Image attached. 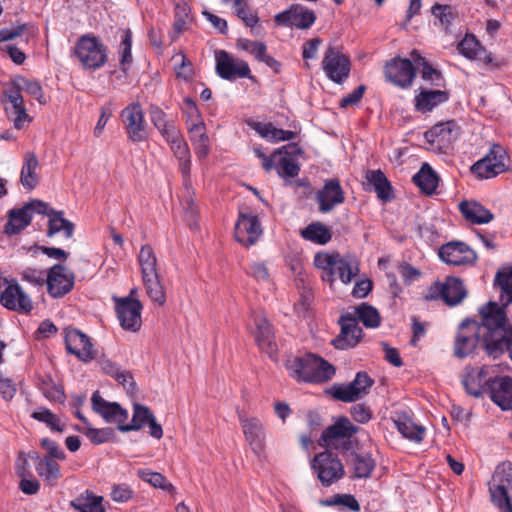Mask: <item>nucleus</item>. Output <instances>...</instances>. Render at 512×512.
<instances>
[{
  "instance_id": "e2e57ef3",
  "label": "nucleus",
  "mask_w": 512,
  "mask_h": 512,
  "mask_svg": "<svg viewBox=\"0 0 512 512\" xmlns=\"http://www.w3.org/2000/svg\"><path fill=\"white\" fill-rule=\"evenodd\" d=\"M108 373H110L115 380L123 385V387L127 390V392H133L135 387V382L131 374L127 371H120L111 363L107 364L105 367Z\"/></svg>"
},
{
  "instance_id": "9b49d317",
  "label": "nucleus",
  "mask_w": 512,
  "mask_h": 512,
  "mask_svg": "<svg viewBox=\"0 0 512 512\" xmlns=\"http://www.w3.org/2000/svg\"><path fill=\"white\" fill-rule=\"evenodd\" d=\"M238 419L245 437L252 452L262 458L266 449V431L263 423L257 417H250L245 412L238 410Z\"/></svg>"
},
{
  "instance_id": "f257e3e1",
  "label": "nucleus",
  "mask_w": 512,
  "mask_h": 512,
  "mask_svg": "<svg viewBox=\"0 0 512 512\" xmlns=\"http://www.w3.org/2000/svg\"><path fill=\"white\" fill-rule=\"evenodd\" d=\"M480 322L465 320L460 326L454 344V354L464 358L479 344L493 358L504 351L506 314L504 307L489 302L479 309Z\"/></svg>"
},
{
  "instance_id": "b1692460",
  "label": "nucleus",
  "mask_w": 512,
  "mask_h": 512,
  "mask_svg": "<svg viewBox=\"0 0 512 512\" xmlns=\"http://www.w3.org/2000/svg\"><path fill=\"white\" fill-rule=\"evenodd\" d=\"M0 302L5 308L20 313H29L33 309L30 297L17 282L8 284L0 295Z\"/></svg>"
},
{
  "instance_id": "20e7f679",
  "label": "nucleus",
  "mask_w": 512,
  "mask_h": 512,
  "mask_svg": "<svg viewBox=\"0 0 512 512\" xmlns=\"http://www.w3.org/2000/svg\"><path fill=\"white\" fill-rule=\"evenodd\" d=\"M509 491H512V463L506 461L497 465L489 483L491 501L501 512H512Z\"/></svg>"
},
{
  "instance_id": "4468645a",
  "label": "nucleus",
  "mask_w": 512,
  "mask_h": 512,
  "mask_svg": "<svg viewBox=\"0 0 512 512\" xmlns=\"http://www.w3.org/2000/svg\"><path fill=\"white\" fill-rule=\"evenodd\" d=\"M372 385L373 380L366 373L358 372L352 382L333 385L331 393L336 400L349 403L368 394Z\"/></svg>"
},
{
  "instance_id": "774afa93",
  "label": "nucleus",
  "mask_w": 512,
  "mask_h": 512,
  "mask_svg": "<svg viewBox=\"0 0 512 512\" xmlns=\"http://www.w3.org/2000/svg\"><path fill=\"white\" fill-rule=\"evenodd\" d=\"M247 274L253 277L256 281L268 282L269 281V270L264 262L255 261L252 262L246 270Z\"/></svg>"
},
{
  "instance_id": "680f3d73",
  "label": "nucleus",
  "mask_w": 512,
  "mask_h": 512,
  "mask_svg": "<svg viewBox=\"0 0 512 512\" xmlns=\"http://www.w3.org/2000/svg\"><path fill=\"white\" fill-rule=\"evenodd\" d=\"M321 504L323 506H336L341 505L347 507L349 510L357 512L360 510V505L356 498L350 494H338L330 499L322 500Z\"/></svg>"
},
{
  "instance_id": "ea45409f",
  "label": "nucleus",
  "mask_w": 512,
  "mask_h": 512,
  "mask_svg": "<svg viewBox=\"0 0 512 512\" xmlns=\"http://www.w3.org/2000/svg\"><path fill=\"white\" fill-rule=\"evenodd\" d=\"M412 180L413 183L427 195L433 194L438 186V176L427 163L421 166Z\"/></svg>"
},
{
  "instance_id": "cd10ccee",
  "label": "nucleus",
  "mask_w": 512,
  "mask_h": 512,
  "mask_svg": "<svg viewBox=\"0 0 512 512\" xmlns=\"http://www.w3.org/2000/svg\"><path fill=\"white\" fill-rule=\"evenodd\" d=\"M253 317L255 325L253 335L257 345L263 352L272 357L277 351L272 325L261 314H255Z\"/></svg>"
},
{
  "instance_id": "f03ea898",
  "label": "nucleus",
  "mask_w": 512,
  "mask_h": 512,
  "mask_svg": "<svg viewBox=\"0 0 512 512\" xmlns=\"http://www.w3.org/2000/svg\"><path fill=\"white\" fill-rule=\"evenodd\" d=\"M286 368L289 375L298 382L325 383L335 375L333 365L313 353H305L289 359Z\"/></svg>"
},
{
  "instance_id": "2f4dec72",
  "label": "nucleus",
  "mask_w": 512,
  "mask_h": 512,
  "mask_svg": "<svg viewBox=\"0 0 512 512\" xmlns=\"http://www.w3.org/2000/svg\"><path fill=\"white\" fill-rule=\"evenodd\" d=\"M463 217L473 224H487L494 218L492 212L475 200H464L459 203Z\"/></svg>"
},
{
  "instance_id": "f8f14e48",
  "label": "nucleus",
  "mask_w": 512,
  "mask_h": 512,
  "mask_svg": "<svg viewBox=\"0 0 512 512\" xmlns=\"http://www.w3.org/2000/svg\"><path fill=\"white\" fill-rule=\"evenodd\" d=\"M75 276L61 264L53 265L46 274L47 293L54 299L62 298L74 287Z\"/></svg>"
},
{
  "instance_id": "de8ad7c7",
  "label": "nucleus",
  "mask_w": 512,
  "mask_h": 512,
  "mask_svg": "<svg viewBox=\"0 0 512 512\" xmlns=\"http://www.w3.org/2000/svg\"><path fill=\"white\" fill-rule=\"evenodd\" d=\"M63 211H55L49 217L48 236L63 232L66 238H71L74 232V224L63 217Z\"/></svg>"
},
{
  "instance_id": "052dcab7",
  "label": "nucleus",
  "mask_w": 512,
  "mask_h": 512,
  "mask_svg": "<svg viewBox=\"0 0 512 512\" xmlns=\"http://www.w3.org/2000/svg\"><path fill=\"white\" fill-rule=\"evenodd\" d=\"M46 274L44 270L32 267L23 268L19 275L21 280L35 287H43L46 283Z\"/></svg>"
},
{
  "instance_id": "37998d69",
  "label": "nucleus",
  "mask_w": 512,
  "mask_h": 512,
  "mask_svg": "<svg viewBox=\"0 0 512 512\" xmlns=\"http://www.w3.org/2000/svg\"><path fill=\"white\" fill-rule=\"evenodd\" d=\"M29 457L35 461V469L40 477L47 481H55L60 477V467L52 458H40L35 452L29 454Z\"/></svg>"
},
{
  "instance_id": "69168bd1",
  "label": "nucleus",
  "mask_w": 512,
  "mask_h": 512,
  "mask_svg": "<svg viewBox=\"0 0 512 512\" xmlns=\"http://www.w3.org/2000/svg\"><path fill=\"white\" fill-rule=\"evenodd\" d=\"M237 47L252 54L255 59H259L263 56V52L266 51V45L262 42L252 41L245 38H240L237 41Z\"/></svg>"
},
{
  "instance_id": "7c9ffc66",
  "label": "nucleus",
  "mask_w": 512,
  "mask_h": 512,
  "mask_svg": "<svg viewBox=\"0 0 512 512\" xmlns=\"http://www.w3.org/2000/svg\"><path fill=\"white\" fill-rule=\"evenodd\" d=\"M435 289L450 306L459 304L467 294L462 281L455 277H448L443 284H436Z\"/></svg>"
},
{
  "instance_id": "c756f323",
  "label": "nucleus",
  "mask_w": 512,
  "mask_h": 512,
  "mask_svg": "<svg viewBox=\"0 0 512 512\" xmlns=\"http://www.w3.org/2000/svg\"><path fill=\"white\" fill-rule=\"evenodd\" d=\"M358 432V427L346 417H340L335 423L327 427L321 436V440L325 445L330 446L334 440L350 438Z\"/></svg>"
},
{
  "instance_id": "864d4df0",
  "label": "nucleus",
  "mask_w": 512,
  "mask_h": 512,
  "mask_svg": "<svg viewBox=\"0 0 512 512\" xmlns=\"http://www.w3.org/2000/svg\"><path fill=\"white\" fill-rule=\"evenodd\" d=\"M31 417L41 423L46 424L51 431H64L65 427L61 423L59 417L45 407H39L31 414Z\"/></svg>"
},
{
  "instance_id": "e433bc0d",
  "label": "nucleus",
  "mask_w": 512,
  "mask_h": 512,
  "mask_svg": "<svg viewBox=\"0 0 512 512\" xmlns=\"http://www.w3.org/2000/svg\"><path fill=\"white\" fill-rule=\"evenodd\" d=\"M78 512H105L103 497L95 495L90 490H85L70 502Z\"/></svg>"
},
{
  "instance_id": "79ce46f5",
  "label": "nucleus",
  "mask_w": 512,
  "mask_h": 512,
  "mask_svg": "<svg viewBox=\"0 0 512 512\" xmlns=\"http://www.w3.org/2000/svg\"><path fill=\"white\" fill-rule=\"evenodd\" d=\"M353 317H356L357 322H362L366 328H378L381 324V316L379 311L368 303H361L354 307Z\"/></svg>"
},
{
  "instance_id": "a878e982",
  "label": "nucleus",
  "mask_w": 512,
  "mask_h": 512,
  "mask_svg": "<svg viewBox=\"0 0 512 512\" xmlns=\"http://www.w3.org/2000/svg\"><path fill=\"white\" fill-rule=\"evenodd\" d=\"M316 200L319 205V211L322 213H328L337 205L342 204L345 201V195L339 180H327L322 189L317 192Z\"/></svg>"
},
{
  "instance_id": "3c124183",
  "label": "nucleus",
  "mask_w": 512,
  "mask_h": 512,
  "mask_svg": "<svg viewBox=\"0 0 512 512\" xmlns=\"http://www.w3.org/2000/svg\"><path fill=\"white\" fill-rule=\"evenodd\" d=\"M76 430L84 434L91 443L100 445L114 438V430L111 428H93L90 425L76 427Z\"/></svg>"
},
{
  "instance_id": "f3484780",
  "label": "nucleus",
  "mask_w": 512,
  "mask_h": 512,
  "mask_svg": "<svg viewBox=\"0 0 512 512\" xmlns=\"http://www.w3.org/2000/svg\"><path fill=\"white\" fill-rule=\"evenodd\" d=\"M66 349L83 362H89L95 358L96 352L90 338L75 328L64 329Z\"/></svg>"
},
{
  "instance_id": "7ed1b4c3",
  "label": "nucleus",
  "mask_w": 512,
  "mask_h": 512,
  "mask_svg": "<svg viewBox=\"0 0 512 512\" xmlns=\"http://www.w3.org/2000/svg\"><path fill=\"white\" fill-rule=\"evenodd\" d=\"M142 282L147 295L160 305L165 303L164 289L159 280L157 257L150 245H143L137 256Z\"/></svg>"
},
{
  "instance_id": "aec40b11",
  "label": "nucleus",
  "mask_w": 512,
  "mask_h": 512,
  "mask_svg": "<svg viewBox=\"0 0 512 512\" xmlns=\"http://www.w3.org/2000/svg\"><path fill=\"white\" fill-rule=\"evenodd\" d=\"M458 52L467 59L478 60L486 65L498 68L503 61L494 59L491 54L481 45L479 40L472 34H466L457 45Z\"/></svg>"
},
{
  "instance_id": "bf43d9fd",
  "label": "nucleus",
  "mask_w": 512,
  "mask_h": 512,
  "mask_svg": "<svg viewBox=\"0 0 512 512\" xmlns=\"http://www.w3.org/2000/svg\"><path fill=\"white\" fill-rule=\"evenodd\" d=\"M42 394L50 401L63 403L65 401V393L62 386L57 385L51 379L43 380L39 386Z\"/></svg>"
},
{
  "instance_id": "5701e85b",
  "label": "nucleus",
  "mask_w": 512,
  "mask_h": 512,
  "mask_svg": "<svg viewBox=\"0 0 512 512\" xmlns=\"http://www.w3.org/2000/svg\"><path fill=\"white\" fill-rule=\"evenodd\" d=\"M262 227L258 217L253 214L240 213L235 225L236 240L245 245L255 244L262 235Z\"/></svg>"
},
{
  "instance_id": "5fc2aeb1",
  "label": "nucleus",
  "mask_w": 512,
  "mask_h": 512,
  "mask_svg": "<svg viewBox=\"0 0 512 512\" xmlns=\"http://www.w3.org/2000/svg\"><path fill=\"white\" fill-rule=\"evenodd\" d=\"M183 182H184V187L186 190V195H184V197H183L182 205H183V208H184V211L186 214V220L188 222V225L191 228H196L197 223H196L195 216L197 213V205L195 204V202L191 196V193H190V189H191L190 175L187 178H185L183 176Z\"/></svg>"
},
{
  "instance_id": "338daca9",
  "label": "nucleus",
  "mask_w": 512,
  "mask_h": 512,
  "mask_svg": "<svg viewBox=\"0 0 512 512\" xmlns=\"http://www.w3.org/2000/svg\"><path fill=\"white\" fill-rule=\"evenodd\" d=\"M433 15L439 19L441 25L445 30L452 24L454 14L450 6L436 4L432 7Z\"/></svg>"
},
{
  "instance_id": "c85d7f7f",
  "label": "nucleus",
  "mask_w": 512,
  "mask_h": 512,
  "mask_svg": "<svg viewBox=\"0 0 512 512\" xmlns=\"http://www.w3.org/2000/svg\"><path fill=\"white\" fill-rule=\"evenodd\" d=\"M489 368L486 366L480 369L466 367L462 375V384L467 394L473 397H480L484 392L487 393V383Z\"/></svg>"
},
{
  "instance_id": "4d7b16f0",
  "label": "nucleus",
  "mask_w": 512,
  "mask_h": 512,
  "mask_svg": "<svg viewBox=\"0 0 512 512\" xmlns=\"http://www.w3.org/2000/svg\"><path fill=\"white\" fill-rule=\"evenodd\" d=\"M495 282L501 288V301L507 306L512 302V269L497 272Z\"/></svg>"
},
{
  "instance_id": "39448f33",
  "label": "nucleus",
  "mask_w": 512,
  "mask_h": 512,
  "mask_svg": "<svg viewBox=\"0 0 512 512\" xmlns=\"http://www.w3.org/2000/svg\"><path fill=\"white\" fill-rule=\"evenodd\" d=\"M75 55L85 69L97 70L106 64L108 50L98 37L85 34L76 43Z\"/></svg>"
},
{
  "instance_id": "473e14b6",
  "label": "nucleus",
  "mask_w": 512,
  "mask_h": 512,
  "mask_svg": "<svg viewBox=\"0 0 512 512\" xmlns=\"http://www.w3.org/2000/svg\"><path fill=\"white\" fill-rule=\"evenodd\" d=\"M458 126L454 121H447L434 125L425 132V139L438 145L449 144L456 139Z\"/></svg>"
},
{
  "instance_id": "0eeeda50",
  "label": "nucleus",
  "mask_w": 512,
  "mask_h": 512,
  "mask_svg": "<svg viewBox=\"0 0 512 512\" xmlns=\"http://www.w3.org/2000/svg\"><path fill=\"white\" fill-rule=\"evenodd\" d=\"M120 119L129 141L141 143L148 140V125L139 102H132L122 109Z\"/></svg>"
},
{
  "instance_id": "4be33fe9",
  "label": "nucleus",
  "mask_w": 512,
  "mask_h": 512,
  "mask_svg": "<svg viewBox=\"0 0 512 512\" xmlns=\"http://www.w3.org/2000/svg\"><path fill=\"white\" fill-rule=\"evenodd\" d=\"M5 96L7 98L5 103L7 117L13 122L16 129H22L31 121V118L26 112L21 92L14 85L5 91Z\"/></svg>"
},
{
  "instance_id": "a19ab883",
  "label": "nucleus",
  "mask_w": 512,
  "mask_h": 512,
  "mask_svg": "<svg viewBox=\"0 0 512 512\" xmlns=\"http://www.w3.org/2000/svg\"><path fill=\"white\" fill-rule=\"evenodd\" d=\"M32 220V215L25 205L17 210L9 212V220L5 224L4 232L9 235L18 234L26 228Z\"/></svg>"
},
{
  "instance_id": "13d9d810",
  "label": "nucleus",
  "mask_w": 512,
  "mask_h": 512,
  "mask_svg": "<svg viewBox=\"0 0 512 512\" xmlns=\"http://www.w3.org/2000/svg\"><path fill=\"white\" fill-rule=\"evenodd\" d=\"M131 47L132 33L128 29L123 32L120 43V67L123 72H126L132 64Z\"/></svg>"
},
{
  "instance_id": "8fccbe9b",
  "label": "nucleus",
  "mask_w": 512,
  "mask_h": 512,
  "mask_svg": "<svg viewBox=\"0 0 512 512\" xmlns=\"http://www.w3.org/2000/svg\"><path fill=\"white\" fill-rule=\"evenodd\" d=\"M334 270L338 273L341 281L348 284L358 274L359 267L355 259L338 257Z\"/></svg>"
},
{
  "instance_id": "c9c22d12",
  "label": "nucleus",
  "mask_w": 512,
  "mask_h": 512,
  "mask_svg": "<svg viewBox=\"0 0 512 512\" xmlns=\"http://www.w3.org/2000/svg\"><path fill=\"white\" fill-rule=\"evenodd\" d=\"M38 167L39 162L35 153L26 152L20 173V183L27 190H33L39 182Z\"/></svg>"
},
{
  "instance_id": "09e8293b",
  "label": "nucleus",
  "mask_w": 512,
  "mask_h": 512,
  "mask_svg": "<svg viewBox=\"0 0 512 512\" xmlns=\"http://www.w3.org/2000/svg\"><path fill=\"white\" fill-rule=\"evenodd\" d=\"M137 475L143 481L149 483L154 488H159L171 494L176 492L175 486L170 483L164 475L149 469H139Z\"/></svg>"
},
{
  "instance_id": "a211bd4d",
  "label": "nucleus",
  "mask_w": 512,
  "mask_h": 512,
  "mask_svg": "<svg viewBox=\"0 0 512 512\" xmlns=\"http://www.w3.org/2000/svg\"><path fill=\"white\" fill-rule=\"evenodd\" d=\"M340 334L332 340L336 349H350L355 347L363 337V331L351 313L342 315L339 319Z\"/></svg>"
},
{
  "instance_id": "1a4fd4ad",
  "label": "nucleus",
  "mask_w": 512,
  "mask_h": 512,
  "mask_svg": "<svg viewBox=\"0 0 512 512\" xmlns=\"http://www.w3.org/2000/svg\"><path fill=\"white\" fill-rule=\"evenodd\" d=\"M507 168L506 150L499 144H493L486 156L473 164L472 172L478 178L490 179L505 172Z\"/></svg>"
},
{
  "instance_id": "6e6d98bb",
  "label": "nucleus",
  "mask_w": 512,
  "mask_h": 512,
  "mask_svg": "<svg viewBox=\"0 0 512 512\" xmlns=\"http://www.w3.org/2000/svg\"><path fill=\"white\" fill-rule=\"evenodd\" d=\"M411 58L417 65L422 66L421 74L424 80L430 81L432 84L439 85L442 80V75L439 71L434 69L416 50L411 52Z\"/></svg>"
},
{
  "instance_id": "0e129e2a",
  "label": "nucleus",
  "mask_w": 512,
  "mask_h": 512,
  "mask_svg": "<svg viewBox=\"0 0 512 512\" xmlns=\"http://www.w3.org/2000/svg\"><path fill=\"white\" fill-rule=\"evenodd\" d=\"M15 86L17 87V89H19L20 92L24 90L25 92L33 96L36 100L42 102L43 90L37 81L28 80L24 77H21L16 80Z\"/></svg>"
},
{
  "instance_id": "c03bdc74",
  "label": "nucleus",
  "mask_w": 512,
  "mask_h": 512,
  "mask_svg": "<svg viewBox=\"0 0 512 512\" xmlns=\"http://www.w3.org/2000/svg\"><path fill=\"white\" fill-rule=\"evenodd\" d=\"M348 463L353 466L356 478H368L375 468V460L369 453L352 452Z\"/></svg>"
},
{
  "instance_id": "4c0bfd02",
  "label": "nucleus",
  "mask_w": 512,
  "mask_h": 512,
  "mask_svg": "<svg viewBox=\"0 0 512 512\" xmlns=\"http://www.w3.org/2000/svg\"><path fill=\"white\" fill-rule=\"evenodd\" d=\"M300 235L304 240L317 245H326L332 239L331 230L319 221L308 224L300 231Z\"/></svg>"
},
{
  "instance_id": "412c9836",
  "label": "nucleus",
  "mask_w": 512,
  "mask_h": 512,
  "mask_svg": "<svg viewBox=\"0 0 512 512\" xmlns=\"http://www.w3.org/2000/svg\"><path fill=\"white\" fill-rule=\"evenodd\" d=\"M92 409L99 414L106 422L116 423L118 428L124 426L128 419V411L123 409L116 402H108L95 391L91 397Z\"/></svg>"
},
{
  "instance_id": "a18cd8bd",
  "label": "nucleus",
  "mask_w": 512,
  "mask_h": 512,
  "mask_svg": "<svg viewBox=\"0 0 512 512\" xmlns=\"http://www.w3.org/2000/svg\"><path fill=\"white\" fill-rule=\"evenodd\" d=\"M366 179L373 186L377 196L380 199L390 200L392 198L391 185L382 171H368Z\"/></svg>"
},
{
  "instance_id": "6e6552de",
  "label": "nucleus",
  "mask_w": 512,
  "mask_h": 512,
  "mask_svg": "<svg viewBox=\"0 0 512 512\" xmlns=\"http://www.w3.org/2000/svg\"><path fill=\"white\" fill-rule=\"evenodd\" d=\"M311 467L317 474L318 480L325 487L331 486L345 475L341 460L329 450L316 454L311 462Z\"/></svg>"
},
{
  "instance_id": "f704fd0d",
  "label": "nucleus",
  "mask_w": 512,
  "mask_h": 512,
  "mask_svg": "<svg viewBox=\"0 0 512 512\" xmlns=\"http://www.w3.org/2000/svg\"><path fill=\"white\" fill-rule=\"evenodd\" d=\"M247 124L261 137L272 142L292 140L295 137V133L293 131L276 128L272 123H263L250 120L247 122Z\"/></svg>"
},
{
  "instance_id": "9d476101",
  "label": "nucleus",
  "mask_w": 512,
  "mask_h": 512,
  "mask_svg": "<svg viewBox=\"0 0 512 512\" xmlns=\"http://www.w3.org/2000/svg\"><path fill=\"white\" fill-rule=\"evenodd\" d=\"M321 65L328 79L336 84H343L350 75V58L337 47L329 46L326 49Z\"/></svg>"
},
{
  "instance_id": "49530a36",
  "label": "nucleus",
  "mask_w": 512,
  "mask_h": 512,
  "mask_svg": "<svg viewBox=\"0 0 512 512\" xmlns=\"http://www.w3.org/2000/svg\"><path fill=\"white\" fill-rule=\"evenodd\" d=\"M152 418H154V415L151 413L148 407L140 404H135L131 422L125 423L124 426H120L119 430L121 432L139 430L146 423L148 424Z\"/></svg>"
},
{
  "instance_id": "2eb2a0df",
  "label": "nucleus",
  "mask_w": 512,
  "mask_h": 512,
  "mask_svg": "<svg viewBox=\"0 0 512 512\" xmlns=\"http://www.w3.org/2000/svg\"><path fill=\"white\" fill-rule=\"evenodd\" d=\"M115 304L121 327L127 331H138L142 325L141 302L136 298L123 297L116 298Z\"/></svg>"
},
{
  "instance_id": "423d86ee",
  "label": "nucleus",
  "mask_w": 512,
  "mask_h": 512,
  "mask_svg": "<svg viewBox=\"0 0 512 512\" xmlns=\"http://www.w3.org/2000/svg\"><path fill=\"white\" fill-rule=\"evenodd\" d=\"M155 128L169 144L170 149L179 161L182 175L187 178L191 171V155L181 131L172 120H168Z\"/></svg>"
},
{
  "instance_id": "dca6fc26",
  "label": "nucleus",
  "mask_w": 512,
  "mask_h": 512,
  "mask_svg": "<svg viewBox=\"0 0 512 512\" xmlns=\"http://www.w3.org/2000/svg\"><path fill=\"white\" fill-rule=\"evenodd\" d=\"M384 74L386 79L394 85L408 88L413 83L416 71L410 59L394 58L386 64Z\"/></svg>"
},
{
  "instance_id": "6ab92c4d",
  "label": "nucleus",
  "mask_w": 512,
  "mask_h": 512,
  "mask_svg": "<svg viewBox=\"0 0 512 512\" xmlns=\"http://www.w3.org/2000/svg\"><path fill=\"white\" fill-rule=\"evenodd\" d=\"M440 259L454 266L473 264L477 260L476 253L464 242L451 241L439 249Z\"/></svg>"
},
{
  "instance_id": "393cba45",
  "label": "nucleus",
  "mask_w": 512,
  "mask_h": 512,
  "mask_svg": "<svg viewBox=\"0 0 512 512\" xmlns=\"http://www.w3.org/2000/svg\"><path fill=\"white\" fill-rule=\"evenodd\" d=\"M487 393L502 410L512 409V378L509 376L490 378Z\"/></svg>"
},
{
  "instance_id": "603ef678",
  "label": "nucleus",
  "mask_w": 512,
  "mask_h": 512,
  "mask_svg": "<svg viewBox=\"0 0 512 512\" xmlns=\"http://www.w3.org/2000/svg\"><path fill=\"white\" fill-rule=\"evenodd\" d=\"M395 424L403 437L417 443L423 440L425 434V428L423 426L417 425L408 419L398 420Z\"/></svg>"
},
{
  "instance_id": "58836bf2",
  "label": "nucleus",
  "mask_w": 512,
  "mask_h": 512,
  "mask_svg": "<svg viewBox=\"0 0 512 512\" xmlns=\"http://www.w3.org/2000/svg\"><path fill=\"white\" fill-rule=\"evenodd\" d=\"M274 166L278 174L283 178L296 177L300 171L296 159L288 153L286 146L277 150V158L274 159Z\"/></svg>"
},
{
  "instance_id": "72a5a7b5",
  "label": "nucleus",
  "mask_w": 512,
  "mask_h": 512,
  "mask_svg": "<svg viewBox=\"0 0 512 512\" xmlns=\"http://www.w3.org/2000/svg\"><path fill=\"white\" fill-rule=\"evenodd\" d=\"M449 99V94L442 90H427L422 89L418 95L415 96V107L422 113L432 111L438 105L445 103Z\"/></svg>"
},
{
  "instance_id": "ddd939ff",
  "label": "nucleus",
  "mask_w": 512,
  "mask_h": 512,
  "mask_svg": "<svg viewBox=\"0 0 512 512\" xmlns=\"http://www.w3.org/2000/svg\"><path fill=\"white\" fill-rule=\"evenodd\" d=\"M215 62L216 73L224 80L232 81L250 76L248 63L224 50L215 52Z\"/></svg>"
},
{
  "instance_id": "bb28decb",
  "label": "nucleus",
  "mask_w": 512,
  "mask_h": 512,
  "mask_svg": "<svg viewBox=\"0 0 512 512\" xmlns=\"http://www.w3.org/2000/svg\"><path fill=\"white\" fill-rule=\"evenodd\" d=\"M315 20L314 12L299 4L292 5L287 11L275 16L277 23L295 26L300 29L310 28Z\"/></svg>"
}]
</instances>
